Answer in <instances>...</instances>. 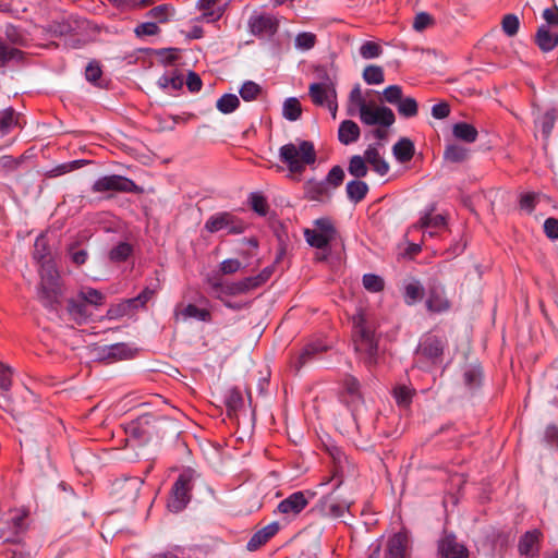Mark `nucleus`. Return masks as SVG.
Listing matches in <instances>:
<instances>
[{"label": "nucleus", "instance_id": "61", "mask_svg": "<svg viewBox=\"0 0 558 558\" xmlns=\"http://www.w3.org/2000/svg\"><path fill=\"white\" fill-rule=\"evenodd\" d=\"M134 33L137 37L155 36L160 33V28L155 22H144L135 27Z\"/></svg>", "mask_w": 558, "mask_h": 558}, {"label": "nucleus", "instance_id": "27", "mask_svg": "<svg viewBox=\"0 0 558 558\" xmlns=\"http://www.w3.org/2000/svg\"><path fill=\"white\" fill-rule=\"evenodd\" d=\"M25 52L16 47L7 44L4 38L0 35V66H4L10 62H23Z\"/></svg>", "mask_w": 558, "mask_h": 558}, {"label": "nucleus", "instance_id": "30", "mask_svg": "<svg viewBox=\"0 0 558 558\" xmlns=\"http://www.w3.org/2000/svg\"><path fill=\"white\" fill-rule=\"evenodd\" d=\"M392 153L399 162L405 163L413 158L415 154V147L410 138L402 137L393 145Z\"/></svg>", "mask_w": 558, "mask_h": 558}, {"label": "nucleus", "instance_id": "10", "mask_svg": "<svg viewBox=\"0 0 558 558\" xmlns=\"http://www.w3.org/2000/svg\"><path fill=\"white\" fill-rule=\"evenodd\" d=\"M211 290L216 299L223 301L225 296L245 294L252 290H255V287L253 284V280L251 279V277H245L241 280L233 282H213Z\"/></svg>", "mask_w": 558, "mask_h": 558}, {"label": "nucleus", "instance_id": "35", "mask_svg": "<svg viewBox=\"0 0 558 558\" xmlns=\"http://www.w3.org/2000/svg\"><path fill=\"white\" fill-rule=\"evenodd\" d=\"M558 118L557 109H549L544 112L535 122L539 125L543 137L548 140L554 129L555 122Z\"/></svg>", "mask_w": 558, "mask_h": 558}, {"label": "nucleus", "instance_id": "62", "mask_svg": "<svg viewBox=\"0 0 558 558\" xmlns=\"http://www.w3.org/2000/svg\"><path fill=\"white\" fill-rule=\"evenodd\" d=\"M155 293V289L146 287L137 296L131 298L130 303L133 305L134 310L144 307L145 304L154 296Z\"/></svg>", "mask_w": 558, "mask_h": 558}, {"label": "nucleus", "instance_id": "33", "mask_svg": "<svg viewBox=\"0 0 558 558\" xmlns=\"http://www.w3.org/2000/svg\"><path fill=\"white\" fill-rule=\"evenodd\" d=\"M368 185L361 180H352L347 183L345 192L350 202L357 204L362 202L368 193Z\"/></svg>", "mask_w": 558, "mask_h": 558}, {"label": "nucleus", "instance_id": "37", "mask_svg": "<svg viewBox=\"0 0 558 558\" xmlns=\"http://www.w3.org/2000/svg\"><path fill=\"white\" fill-rule=\"evenodd\" d=\"M132 244L128 242H119L109 251L108 257L112 263H122L125 262L132 255Z\"/></svg>", "mask_w": 558, "mask_h": 558}, {"label": "nucleus", "instance_id": "34", "mask_svg": "<svg viewBox=\"0 0 558 558\" xmlns=\"http://www.w3.org/2000/svg\"><path fill=\"white\" fill-rule=\"evenodd\" d=\"M470 149L460 144H448L444 150L445 160L460 163L469 158Z\"/></svg>", "mask_w": 558, "mask_h": 558}, {"label": "nucleus", "instance_id": "20", "mask_svg": "<svg viewBox=\"0 0 558 558\" xmlns=\"http://www.w3.org/2000/svg\"><path fill=\"white\" fill-rule=\"evenodd\" d=\"M426 308L433 313H442L450 308V302L446 298L445 288L440 283L434 282L429 284Z\"/></svg>", "mask_w": 558, "mask_h": 558}, {"label": "nucleus", "instance_id": "16", "mask_svg": "<svg viewBox=\"0 0 558 558\" xmlns=\"http://www.w3.org/2000/svg\"><path fill=\"white\" fill-rule=\"evenodd\" d=\"M157 418L154 415L145 414L137 417L135 421L131 422L126 427V433L142 441L146 442L150 439L153 429L155 428V423Z\"/></svg>", "mask_w": 558, "mask_h": 558}, {"label": "nucleus", "instance_id": "7", "mask_svg": "<svg viewBox=\"0 0 558 558\" xmlns=\"http://www.w3.org/2000/svg\"><path fill=\"white\" fill-rule=\"evenodd\" d=\"M93 192L105 193V192H121V193H142L143 189L140 187L133 180L119 175H104L98 178L93 186Z\"/></svg>", "mask_w": 558, "mask_h": 558}, {"label": "nucleus", "instance_id": "36", "mask_svg": "<svg viewBox=\"0 0 558 558\" xmlns=\"http://www.w3.org/2000/svg\"><path fill=\"white\" fill-rule=\"evenodd\" d=\"M76 295L88 306L98 307L105 301V295L99 290L90 287L82 288Z\"/></svg>", "mask_w": 558, "mask_h": 558}, {"label": "nucleus", "instance_id": "24", "mask_svg": "<svg viewBox=\"0 0 558 558\" xmlns=\"http://www.w3.org/2000/svg\"><path fill=\"white\" fill-rule=\"evenodd\" d=\"M280 529L278 522H271L263 529L258 530L253 534L246 544V548L250 551L257 550L260 546L266 544L271 537H274Z\"/></svg>", "mask_w": 558, "mask_h": 558}, {"label": "nucleus", "instance_id": "9", "mask_svg": "<svg viewBox=\"0 0 558 558\" xmlns=\"http://www.w3.org/2000/svg\"><path fill=\"white\" fill-rule=\"evenodd\" d=\"M359 117L361 122L365 125H378L381 128H389L396 121L395 113L390 108L369 104L364 107L359 113Z\"/></svg>", "mask_w": 558, "mask_h": 558}, {"label": "nucleus", "instance_id": "21", "mask_svg": "<svg viewBox=\"0 0 558 558\" xmlns=\"http://www.w3.org/2000/svg\"><path fill=\"white\" fill-rule=\"evenodd\" d=\"M435 205L428 206L420 218V228L428 233L429 236H434L437 232L446 227L445 216L437 214L434 215Z\"/></svg>", "mask_w": 558, "mask_h": 558}, {"label": "nucleus", "instance_id": "44", "mask_svg": "<svg viewBox=\"0 0 558 558\" xmlns=\"http://www.w3.org/2000/svg\"><path fill=\"white\" fill-rule=\"evenodd\" d=\"M304 236H305V240L306 242L315 247V248H318V250H326L329 247V244L331 242V240H329L327 236H325L324 234L317 232L316 230H312V229H306L304 231Z\"/></svg>", "mask_w": 558, "mask_h": 558}, {"label": "nucleus", "instance_id": "48", "mask_svg": "<svg viewBox=\"0 0 558 558\" xmlns=\"http://www.w3.org/2000/svg\"><path fill=\"white\" fill-rule=\"evenodd\" d=\"M363 80L369 85H378L385 81L383 68L378 65H367L363 71Z\"/></svg>", "mask_w": 558, "mask_h": 558}, {"label": "nucleus", "instance_id": "28", "mask_svg": "<svg viewBox=\"0 0 558 558\" xmlns=\"http://www.w3.org/2000/svg\"><path fill=\"white\" fill-rule=\"evenodd\" d=\"M361 135L359 125L352 120H344L338 129V140L343 145L355 143Z\"/></svg>", "mask_w": 558, "mask_h": 558}, {"label": "nucleus", "instance_id": "38", "mask_svg": "<svg viewBox=\"0 0 558 558\" xmlns=\"http://www.w3.org/2000/svg\"><path fill=\"white\" fill-rule=\"evenodd\" d=\"M174 14V8L169 3H162L150 9L146 16L156 20L158 23H167Z\"/></svg>", "mask_w": 558, "mask_h": 558}, {"label": "nucleus", "instance_id": "25", "mask_svg": "<svg viewBox=\"0 0 558 558\" xmlns=\"http://www.w3.org/2000/svg\"><path fill=\"white\" fill-rule=\"evenodd\" d=\"M379 144H371L367 146L364 157L367 163L371 165L372 169L384 177L389 172V163L384 159L378 149Z\"/></svg>", "mask_w": 558, "mask_h": 558}, {"label": "nucleus", "instance_id": "57", "mask_svg": "<svg viewBox=\"0 0 558 558\" xmlns=\"http://www.w3.org/2000/svg\"><path fill=\"white\" fill-rule=\"evenodd\" d=\"M504 33L512 37L517 35L520 26L519 17L515 14H507L504 16L501 22Z\"/></svg>", "mask_w": 558, "mask_h": 558}, {"label": "nucleus", "instance_id": "54", "mask_svg": "<svg viewBox=\"0 0 558 558\" xmlns=\"http://www.w3.org/2000/svg\"><path fill=\"white\" fill-rule=\"evenodd\" d=\"M132 311H134L133 305L130 303V299H128L120 304L111 306L107 312V317L117 319L129 315Z\"/></svg>", "mask_w": 558, "mask_h": 558}, {"label": "nucleus", "instance_id": "11", "mask_svg": "<svg viewBox=\"0 0 558 558\" xmlns=\"http://www.w3.org/2000/svg\"><path fill=\"white\" fill-rule=\"evenodd\" d=\"M341 400L351 409L352 416L355 418L354 411L363 403L361 385L357 378L352 375H345L342 379Z\"/></svg>", "mask_w": 558, "mask_h": 558}, {"label": "nucleus", "instance_id": "19", "mask_svg": "<svg viewBox=\"0 0 558 558\" xmlns=\"http://www.w3.org/2000/svg\"><path fill=\"white\" fill-rule=\"evenodd\" d=\"M304 198L307 201L325 204L331 199L332 192L323 180L308 179L303 184Z\"/></svg>", "mask_w": 558, "mask_h": 558}, {"label": "nucleus", "instance_id": "53", "mask_svg": "<svg viewBox=\"0 0 558 558\" xmlns=\"http://www.w3.org/2000/svg\"><path fill=\"white\" fill-rule=\"evenodd\" d=\"M403 97V89L400 85H389L383 90V98L386 102L397 106Z\"/></svg>", "mask_w": 558, "mask_h": 558}, {"label": "nucleus", "instance_id": "31", "mask_svg": "<svg viewBox=\"0 0 558 558\" xmlns=\"http://www.w3.org/2000/svg\"><path fill=\"white\" fill-rule=\"evenodd\" d=\"M8 45L22 48L26 47L28 43V38L26 34L17 26L13 24H7L1 35Z\"/></svg>", "mask_w": 558, "mask_h": 558}, {"label": "nucleus", "instance_id": "60", "mask_svg": "<svg viewBox=\"0 0 558 558\" xmlns=\"http://www.w3.org/2000/svg\"><path fill=\"white\" fill-rule=\"evenodd\" d=\"M538 197H539V195L534 192L521 194L520 202H519L520 208L522 210L526 211L527 214H531L536 207Z\"/></svg>", "mask_w": 558, "mask_h": 558}, {"label": "nucleus", "instance_id": "42", "mask_svg": "<svg viewBox=\"0 0 558 558\" xmlns=\"http://www.w3.org/2000/svg\"><path fill=\"white\" fill-rule=\"evenodd\" d=\"M302 114L301 104L298 98L290 97L284 100L282 116L289 121H296Z\"/></svg>", "mask_w": 558, "mask_h": 558}, {"label": "nucleus", "instance_id": "46", "mask_svg": "<svg viewBox=\"0 0 558 558\" xmlns=\"http://www.w3.org/2000/svg\"><path fill=\"white\" fill-rule=\"evenodd\" d=\"M348 171L351 175L360 179L366 177L368 168L366 166L365 157L354 155L349 160Z\"/></svg>", "mask_w": 558, "mask_h": 558}, {"label": "nucleus", "instance_id": "1", "mask_svg": "<svg viewBox=\"0 0 558 558\" xmlns=\"http://www.w3.org/2000/svg\"><path fill=\"white\" fill-rule=\"evenodd\" d=\"M352 324L355 351L367 365L376 364L378 357V336L375 325L368 322L363 313L354 315Z\"/></svg>", "mask_w": 558, "mask_h": 558}, {"label": "nucleus", "instance_id": "45", "mask_svg": "<svg viewBox=\"0 0 558 558\" xmlns=\"http://www.w3.org/2000/svg\"><path fill=\"white\" fill-rule=\"evenodd\" d=\"M344 178V170L340 166H333L323 181L330 191L333 192V190L338 189L343 183Z\"/></svg>", "mask_w": 558, "mask_h": 558}, {"label": "nucleus", "instance_id": "43", "mask_svg": "<svg viewBox=\"0 0 558 558\" xmlns=\"http://www.w3.org/2000/svg\"><path fill=\"white\" fill-rule=\"evenodd\" d=\"M104 352H106V357H111L114 360H124L133 355L132 349L125 343H114L107 345L104 348Z\"/></svg>", "mask_w": 558, "mask_h": 558}, {"label": "nucleus", "instance_id": "50", "mask_svg": "<svg viewBox=\"0 0 558 558\" xmlns=\"http://www.w3.org/2000/svg\"><path fill=\"white\" fill-rule=\"evenodd\" d=\"M316 227V231L327 236L329 240L333 241L337 234V230L329 218H319L314 221Z\"/></svg>", "mask_w": 558, "mask_h": 558}, {"label": "nucleus", "instance_id": "51", "mask_svg": "<svg viewBox=\"0 0 558 558\" xmlns=\"http://www.w3.org/2000/svg\"><path fill=\"white\" fill-rule=\"evenodd\" d=\"M262 88L260 86L253 82V81H246L241 86L239 93L243 100L245 101H252L257 98V96L260 94Z\"/></svg>", "mask_w": 558, "mask_h": 558}, {"label": "nucleus", "instance_id": "41", "mask_svg": "<svg viewBox=\"0 0 558 558\" xmlns=\"http://www.w3.org/2000/svg\"><path fill=\"white\" fill-rule=\"evenodd\" d=\"M239 106L240 100L235 94H225L216 104L217 109L223 114L232 113L239 108Z\"/></svg>", "mask_w": 558, "mask_h": 558}, {"label": "nucleus", "instance_id": "17", "mask_svg": "<svg viewBox=\"0 0 558 558\" xmlns=\"http://www.w3.org/2000/svg\"><path fill=\"white\" fill-rule=\"evenodd\" d=\"M327 349L328 347L320 339L311 341L306 343L303 349L291 359L290 366L295 372H299L303 366L310 363L315 357V355L325 352Z\"/></svg>", "mask_w": 558, "mask_h": 558}, {"label": "nucleus", "instance_id": "2", "mask_svg": "<svg viewBox=\"0 0 558 558\" xmlns=\"http://www.w3.org/2000/svg\"><path fill=\"white\" fill-rule=\"evenodd\" d=\"M279 159L288 167L291 173L301 174L306 166L316 161L314 144L310 141L289 143L280 147Z\"/></svg>", "mask_w": 558, "mask_h": 558}, {"label": "nucleus", "instance_id": "18", "mask_svg": "<svg viewBox=\"0 0 558 558\" xmlns=\"http://www.w3.org/2000/svg\"><path fill=\"white\" fill-rule=\"evenodd\" d=\"M308 505V499L304 492H294L281 500L277 506V511L289 517H296Z\"/></svg>", "mask_w": 558, "mask_h": 558}, {"label": "nucleus", "instance_id": "59", "mask_svg": "<svg viewBox=\"0 0 558 558\" xmlns=\"http://www.w3.org/2000/svg\"><path fill=\"white\" fill-rule=\"evenodd\" d=\"M396 402L400 407H408L413 397V391L407 386H399L393 389Z\"/></svg>", "mask_w": 558, "mask_h": 558}, {"label": "nucleus", "instance_id": "47", "mask_svg": "<svg viewBox=\"0 0 558 558\" xmlns=\"http://www.w3.org/2000/svg\"><path fill=\"white\" fill-rule=\"evenodd\" d=\"M312 101L317 106H323L327 102L328 90L324 83H312L308 88Z\"/></svg>", "mask_w": 558, "mask_h": 558}, {"label": "nucleus", "instance_id": "40", "mask_svg": "<svg viewBox=\"0 0 558 558\" xmlns=\"http://www.w3.org/2000/svg\"><path fill=\"white\" fill-rule=\"evenodd\" d=\"M396 107L398 113L405 119L413 118L417 116L418 112L417 101L413 97L403 96Z\"/></svg>", "mask_w": 558, "mask_h": 558}, {"label": "nucleus", "instance_id": "26", "mask_svg": "<svg viewBox=\"0 0 558 558\" xmlns=\"http://www.w3.org/2000/svg\"><path fill=\"white\" fill-rule=\"evenodd\" d=\"M182 317L184 320L186 319H196L204 323L211 322V313L207 308H199L195 304H187L184 308L179 311L175 308L174 311V317L178 319L179 317Z\"/></svg>", "mask_w": 558, "mask_h": 558}, {"label": "nucleus", "instance_id": "39", "mask_svg": "<svg viewBox=\"0 0 558 558\" xmlns=\"http://www.w3.org/2000/svg\"><path fill=\"white\" fill-rule=\"evenodd\" d=\"M368 104L366 102L364 96L362 95V90H361V87L360 85H355L351 92H350V95H349V108H348V113L350 116H354L355 114V110L353 109V107H355L357 110H359V113L364 109V107H366Z\"/></svg>", "mask_w": 558, "mask_h": 558}, {"label": "nucleus", "instance_id": "6", "mask_svg": "<svg viewBox=\"0 0 558 558\" xmlns=\"http://www.w3.org/2000/svg\"><path fill=\"white\" fill-rule=\"evenodd\" d=\"M280 20L269 12L254 11L247 21L248 32L260 39H271L279 31Z\"/></svg>", "mask_w": 558, "mask_h": 558}, {"label": "nucleus", "instance_id": "8", "mask_svg": "<svg viewBox=\"0 0 558 558\" xmlns=\"http://www.w3.org/2000/svg\"><path fill=\"white\" fill-rule=\"evenodd\" d=\"M205 229L210 233L227 230L229 234H241L245 223L231 213L222 211L210 216L205 222Z\"/></svg>", "mask_w": 558, "mask_h": 558}, {"label": "nucleus", "instance_id": "49", "mask_svg": "<svg viewBox=\"0 0 558 558\" xmlns=\"http://www.w3.org/2000/svg\"><path fill=\"white\" fill-rule=\"evenodd\" d=\"M16 123V113L12 108L0 111V132L2 134H8Z\"/></svg>", "mask_w": 558, "mask_h": 558}, {"label": "nucleus", "instance_id": "56", "mask_svg": "<svg viewBox=\"0 0 558 558\" xmlns=\"http://www.w3.org/2000/svg\"><path fill=\"white\" fill-rule=\"evenodd\" d=\"M381 52V47L375 41H364L360 47V54L366 60L378 58Z\"/></svg>", "mask_w": 558, "mask_h": 558}, {"label": "nucleus", "instance_id": "64", "mask_svg": "<svg viewBox=\"0 0 558 558\" xmlns=\"http://www.w3.org/2000/svg\"><path fill=\"white\" fill-rule=\"evenodd\" d=\"M542 16L546 22L544 25H548L549 28L558 29V7L556 4L546 8Z\"/></svg>", "mask_w": 558, "mask_h": 558}, {"label": "nucleus", "instance_id": "63", "mask_svg": "<svg viewBox=\"0 0 558 558\" xmlns=\"http://www.w3.org/2000/svg\"><path fill=\"white\" fill-rule=\"evenodd\" d=\"M482 373L477 367H470L463 374V380L465 386L473 389L481 383Z\"/></svg>", "mask_w": 558, "mask_h": 558}, {"label": "nucleus", "instance_id": "55", "mask_svg": "<svg viewBox=\"0 0 558 558\" xmlns=\"http://www.w3.org/2000/svg\"><path fill=\"white\" fill-rule=\"evenodd\" d=\"M316 44V35L311 32L299 33L295 37V47L306 51L312 49Z\"/></svg>", "mask_w": 558, "mask_h": 558}, {"label": "nucleus", "instance_id": "58", "mask_svg": "<svg viewBox=\"0 0 558 558\" xmlns=\"http://www.w3.org/2000/svg\"><path fill=\"white\" fill-rule=\"evenodd\" d=\"M68 254L73 264L76 266L84 265L88 258V253L84 248H78L76 243H72L68 247Z\"/></svg>", "mask_w": 558, "mask_h": 558}, {"label": "nucleus", "instance_id": "29", "mask_svg": "<svg viewBox=\"0 0 558 558\" xmlns=\"http://www.w3.org/2000/svg\"><path fill=\"white\" fill-rule=\"evenodd\" d=\"M424 295V287L420 280L412 278L403 286V298L407 305H413L421 301Z\"/></svg>", "mask_w": 558, "mask_h": 558}, {"label": "nucleus", "instance_id": "14", "mask_svg": "<svg viewBox=\"0 0 558 558\" xmlns=\"http://www.w3.org/2000/svg\"><path fill=\"white\" fill-rule=\"evenodd\" d=\"M411 548V538L408 531L395 533L387 542L385 558H408Z\"/></svg>", "mask_w": 558, "mask_h": 558}, {"label": "nucleus", "instance_id": "15", "mask_svg": "<svg viewBox=\"0 0 558 558\" xmlns=\"http://www.w3.org/2000/svg\"><path fill=\"white\" fill-rule=\"evenodd\" d=\"M60 296H61V290L58 283V277L57 276H50L47 281L45 278H43L39 291H38V298L40 302L44 304V306L56 310L57 306L60 304Z\"/></svg>", "mask_w": 558, "mask_h": 558}, {"label": "nucleus", "instance_id": "23", "mask_svg": "<svg viewBox=\"0 0 558 558\" xmlns=\"http://www.w3.org/2000/svg\"><path fill=\"white\" fill-rule=\"evenodd\" d=\"M535 44L543 52H550L558 46V29L541 25L535 34Z\"/></svg>", "mask_w": 558, "mask_h": 558}, {"label": "nucleus", "instance_id": "4", "mask_svg": "<svg viewBox=\"0 0 558 558\" xmlns=\"http://www.w3.org/2000/svg\"><path fill=\"white\" fill-rule=\"evenodd\" d=\"M195 471L192 469L183 470L171 488V495L168 500V509L171 512H180L191 500V493L194 486Z\"/></svg>", "mask_w": 558, "mask_h": 558}, {"label": "nucleus", "instance_id": "12", "mask_svg": "<svg viewBox=\"0 0 558 558\" xmlns=\"http://www.w3.org/2000/svg\"><path fill=\"white\" fill-rule=\"evenodd\" d=\"M439 558H469L468 548L457 541L456 535L444 533L437 544Z\"/></svg>", "mask_w": 558, "mask_h": 558}, {"label": "nucleus", "instance_id": "13", "mask_svg": "<svg viewBox=\"0 0 558 558\" xmlns=\"http://www.w3.org/2000/svg\"><path fill=\"white\" fill-rule=\"evenodd\" d=\"M543 533L538 529L526 531L518 542V553L524 558H538Z\"/></svg>", "mask_w": 558, "mask_h": 558}, {"label": "nucleus", "instance_id": "5", "mask_svg": "<svg viewBox=\"0 0 558 558\" xmlns=\"http://www.w3.org/2000/svg\"><path fill=\"white\" fill-rule=\"evenodd\" d=\"M341 484L342 481H338L332 490L322 496L311 511L328 519H338L341 518L344 512H350L352 504L335 496V492L341 486Z\"/></svg>", "mask_w": 558, "mask_h": 558}, {"label": "nucleus", "instance_id": "52", "mask_svg": "<svg viewBox=\"0 0 558 558\" xmlns=\"http://www.w3.org/2000/svg\"><path fill=\"white\" fill-rule=\"evenodd\" d=\"M363 286L369 292H380L385 288L384 279L375 274H365L363 276Z\"/></svg>", "mask_w": 558, "mask_h": 558}, {"label": "nucleus", "instance_id": "22", "mask_svg": "<svg viewBox=\"0 0 558 558\" xmlns=\"http://www.w3.org/2000/svg\"><path fill=\"white\" fill-rule=\"evenodd\" d=\"M66 312L70 318L77 325H83L88 322L92 316L89 306L82 301L77 295L72 296L66 302Z\"/></svg>", "mask_w": 558, "mask_h": 558}, {"label": "nucleus", "instance_id": "3", "mask_svg": "<svg viewBox=\"0 0 558 558\" xmlns=\"http://www.w3.org/2000/svg\"><path fill=\"white\" fill-rule=\"evenodd\" d=\"M446 347L444 338L433 333L423 335L415 350V365L424 371L439 366L442 363Z\"/></svg>", "mask_w": 558, "mask_h": 558}, {"label": "nucleus", "instance_id": "32", "mask_svg": "<svg viewBox=\"0 0 558 558\" xmlns=\"http://www.w3.org/2000/svg\"><path fill=\"white\" fill-rule=\"evenodd\" d=\"M452 134L457 140L469 144L474 143L478 136L476 128L466 122L454 123L452 126Z\"/></svg>", "mask_w": 558, "mask_h": 558}]
</instances>
